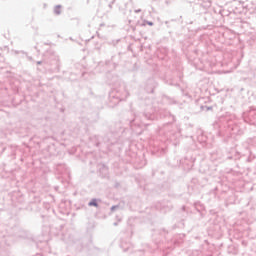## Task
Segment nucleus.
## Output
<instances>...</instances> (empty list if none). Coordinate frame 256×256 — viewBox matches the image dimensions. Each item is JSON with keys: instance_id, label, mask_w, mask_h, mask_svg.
Here are the masks:
<instances>
[{"instance_id": "1", "label": "nucleus", "mask_w": 256, "mask_h": 256, "mask_svg": "<svg viewBox=\"0 0 256 256\" xmlns=\"http://www.w3.org/2000/svg\"><path fill=\"white\" fill-rule=\"evenodd\" d=\"M242 117L245 123H249L250 125L256 126V108L244 112Z\"/></svg>"}, {"instance_id": "2", "label": "nucleus", "mask_w": 256, "mask_h": 256, "mask_svg": "<svg viewBox=\"0 0 256 256\" xmlns=\"http://www.w3.org/2000/svg\"><path fill=\"white\" fill-rule=\"evenodd\" d=\"M228 131L232 135H241V128L236 124L232 125L231 123L228 124Z\"/></svg>"}, {"instance_id": "3", "label": "nucleus", "mask_w": 256, "mask_h": 256, "mask_svg": "<svg viewBox=\"0 0 256 256\" xmlns=\"http://www.w3.org/2000/svg\"><path fill=\"white\" fill-rule=\"evenodd\" d=\"M228 159H234V161H237V159H241V154L235 148H233L231 150V155L228 156Z\"/></svg>"}, {"instance_id": "4", "label": "nucleus", "mask_w": 256, "mask_h": 256, "mask_svg": "<svg viewBox=\"0 0 256 256\" xmlns=\"http://www.w3.org/2000/svg\"><path fill=\"white\" fill-rule=\"evenodd\" d=\"M122 89L124 91V95H117L116 96L119 101H125V99H127V95H128L127 91H125V88H122Z\"/></svg>"}, {"instance_id": "5", "label": "nucleus", "mask_w": 256, "mask_h": 256, "mask_svg": "<svg viewBox=\"0 0 256 256\" xmlns=\"http://www.w3.org/2000/svg\"><path fill=\"white\" fill-rule=\"evenodd\" d=\"M89 207H99V204L97 203V199H92L89 203H88Z\"/></svg>"}, {"instance_id": "6", "label": "nucleus", "mask_w": 256, "mask_h": 256, "mask_svg": "<svg viewBox=\"0 0 256 256\" xmlns=\"http://www.w3.org/2000/svg\"><path fill=\"white\" fill-rule=\"evenodd\" d=\"M55 15H61V5H56L54 8Z\"/></svg>"}, {"instance_id": "7", "label": "nucleus", "mask_w": 256, "mask_h": 256, "mask_svg": "<svg viewBox=\"0 0 256 256\" xmlns=\"http://www.w3.org/2000/svg\"><path fill=\"white\" fill-rule=\"evenodd\" d=\"M123 7H127V1L121 0L120 2V8L123 9Z\"/></svg>"}, {"instance_id": "8", "label": "nucleus", "mask_w": 256, "mask_h": 256, "mask_svg": "<svg viewBox=\"0 0 256 256\" xmlns=\"http://www.w3.org/2000/svg\"><path fill=\"white\" fill-rule=\"evenodd\" d=\"M115 209H119V205H115L111 207V211H115Z\"/></svg>"}, {"instance_id": "9", "label": "nucleus", "mask_w": 256, "mask_h": 256, "mask_svg": "<svg viewBox=\"0 0 256 256\" xmlns=\"http://www.w3.org/2000/svg\"><path fill=\"white\" fill-rule=\"evenodd\" d=\"M146 24L149 25L150 27H153V22L151 21H146Z\"/></svg>"}, {"instance_id": "10", "label": "nucleus", "mask_w": 256, "mask_h": 256, "mask_svg": "<svg viewBox=\"0 0 256 256\" xmlns=\"http://www.w3.org/2000/svg\"><path fill=\"white\" fill-rule=\"evenodd\" d=\"M55 63H56L57 66L59 65V58L58 57H56Z\"/></svg>"}, {"instance_id": "11", "label": "nucleus", "mask_w": 256, "mask_h": 256, "mask_svg": "<svg viewBox=\"0 0 256 256\" xmlns=\"http://www.w3.org/2000/svg\"><path fill=\"white\" fill-rule=\"evenodd\" d=\"M135 13H141V9H137L134 11Z\"/></svg>"}, {"instance_id": "12", "label": "nucleus", "mask_w": 256, "mask_h": 256, "mask_svg": "<svg viewBox=\"0 0 256 256\" xmlns=\"http://www.w3.org/2000/svg\"><path fill=\"white\" fill-rule=\"evenodd\" d=\"M43 63H45V62H43V61H38V62H37V65H41V64H43Z\"/></svg>"}, {"instance_id": "13", "label": "nucleus", "mask_w": 256, "mask_h": 256, "mask_svg": "<svg viewBox=\"0 0 256 256\" xmlns=\"http://www.w3.org/2000/svg\"><path fill=\"white\" fill-rule=\"evenodd\" d=\"M109 8H110V9H113V4H109Z\"/></svg>"}, {"instance_id": "14", "label": "nucleus", "mask_w": 256, "mask_h": 256, "mask_svg": "<svg viewBox=\"0 0 256 256\" xmlns=\"http://www.w3.org/2000/svg\"><path fill=\"white\" fill-rule=\"evenodd\" d=\"M124 251H129V248H124Z\"/></svg>"}, {"instance_id": "15", "label": "nucleus", "mask_w": 256, "mask_h": 256, "mask_svg": "<svg viewBox=\"0 0 256 256\" xmlns=\"http://www.w3.org/2000/svg\"><path fill=\"white\" fill-rule=\"evenodd\" d=\"M114 226L117 227V222L114 223Z\"/></svg>"}, {"instance_id": "16", "label": "nucleus", "mask_w": 256, "mask_h": 256, "mask_svg": "<svg viewBox=\"0 0 256 256\" xmlns=\"http://www.w3.org/2000/svg\"><path fill=\"white\" fill-rule=\"evenodd\" d=\"M121 247L123 248V247H125V245H124V244H121Z\"/></svg>"}]
</instances>
